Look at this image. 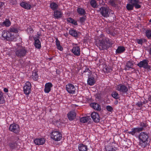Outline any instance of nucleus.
<instances>
[{
	"mask_svg": "<svg viewBox=\"0 0 151 151\" xmlns=\"http://www.w3.org/2000/svg\"><path fill=\"white\" fill-rule=\"evenodd\" d=\"M90 3L92 7L94 8H96L97 7V5L95 0H91Z\"/></svg>",
	"mask_w": 151,
	"mask_h": 151,
	"instance_id": "nucleus-44",
	"label": "nucleus"
},
{
	"mask_svg": "<svg viewBox=\"0 0 151 151\" xmlns=\"http://www.w3.org/2000/svg\"><path fill=\"white\" fill-rule=\"evenodd\" d=\"M5 103V100L3 96V93L0 91V104H3Z\"/></svg>",
	"mask_w": 151,
	"mask_h": 151,
	"instance_id": "nucleus-41",
	"label": "nucleus"
},
{
	"mask_svg": "<svg viewBox=\"0 0 151 151\" xmlns=\"http://www.w3.org/2000/svg\"><path fill=\"white\" fill-rule=\"evenodd\" d=\"M14 34L7 30L3 31L1 36L4 40H10L11 39V37H12Z\"/></svg>",
	"mask_w": 151,
	"mask_h": 151,
	"instance_id": "nucleus-9",
	"label": "nucleus"
},
{
	"mask_svg": "<svg viewBox=\"0 0 151 151\" xmlns=\"http://www.w3.org/2000/svg\"><path fill=\"white\" fill-rule=\"evenodd\" d=\"M4 91L5 93H7L8 92V90L6 88H4Z\"/></svg>",
	"mask_w": 151,
	"mask_h": 151,
	"instance_id": "nucleus-53",
	"label": "nucleus"
},
{
	"mask_svg": "<svg viewBox=\"0 0 151 151\" xmlns=\"http://www.w3.org/2000/svg\"><path fill=\"white\" fill-rule=\"evenodd\" d=\"M137 132L136 135H132L137 138L139 141V145L141 147L144 148L149 145L148 141L150 137L149 132Z\"/></svg>",
	"mask_w": 151,
	"mask_h": 151,
	"instance_id": "nucleus-1",
	"label": "nucleus"
},
{
	"mask_svg": "<svg viewBox=\"0 0 151 151\" xmlns=\"http://www.w3.org/2000/svg\"><path fill=\"white\" fill-rule=\"evenodd\" d=\"M91 118L93 121L95 122H99L100 120V117L99 114L95 112H93L91 114Z\"/></svg>",
	"mask_w": 151,
	"mask_h": 151,
	"instance_id": "nucleus-16",
	"label": "nucleus"
},
{
	"mask_svg": "<svg viewBox=\"0 0 151 151\" xmlns=\"http://www.w3.org/2000/svg\"><path fill=\"white\" fill-rule=\"evenodd\" d=\"M146 36L149 39L151 38V30L147 29L145 31Z\"/></svg>",
	"mask_w": 151,
	"mask_h": 151,
	"instance_id": "nucleus-43",
	"label": "nucleus"
},
{
	"mask_svg": "<svg viewBox=\"0 0 151 151\" xmlns=\"http://www.w3.org/2000/svg\"><path fill=\"white\" fill-rule=\"evenodd\" d=\"M76 114L74 111H71L67 114L68 119L70 121L73 120L76 118Z\"/></svg>",
	"mask_w": 151,
	"mask_h": 151,
	"instance_id": "nucleus-21",
	"label": "nucleus"
},
{
	"mask_svg": "<svg viewBox=\"0 0 151 151\" xmlns=\"http://www.w3.org/2000/svg\"><path fill=\"white\" fill-rule=\"evenodd\" d=\"M145 104V102L144 101L142 102L141 101L138 102L136 104V105L139 107L140 108L139 109H141L142 108V106L143 105V104Z\"/></svg>",
	"mask_w": 151,
	"mask_h": 151,
	"instance_id": "nucleus-46",
	"label": "nucleus"
},
{
	"mask_svg": "<svg viewBox=\"0 0 151 151\" xmlns=\"http://www.w3.org/2000/svg\"><path fill=\"white\" fill-rule=\"evenodd\" d=\"M20 63H21V64H22V62H20Z\"/></svg>",
	"mask_w": 151,
	"mask_h": 151,
	"instance_id": "nucleus-59",
	"label": "nucleus"
},
{
	"mask_svg": "<svg viewBox=\"0 0 151 151\" xmlns=\"http://www.w3.org/2000/svg\"><path fill=\"white\" fill-rule=\"evenodd\" d=\"M50 134L51 138L55 141H60L62 138V134L59 131H53Z\"/></svg>",
	"mask_w": 151,
	"mask_h": 151,
	"instance_id": "nucleus-7",
	"label": "nucleus"
},
{
	"mask_svg": "<svg viewBox=\"0 0 151 151\" xmlns=\"http://www.w3.org/2000/svg\"><path fill=\"white\" fill-rule=\"evenodd\" d=\"M32 88L31 84L29 81L27 82L24 87V93L26 95H28L31 93V89Z\"/></svg>",
	"mask_w": 151,
	"mask_h": 151,
	"instance_id": "nucleus-11",
	"label": "nucleus"
},
{
	"mask_svg": "<svg viewBox=\"0 0 151 151\" xmlns=\"http://www.w3.org/2000/svg\"><path fill=\"white\" fill-rule=\"evenodd\" d=\"M149 100L151 102V96H150L149 99Z\"/></svg>",
	"mask_w": 151,
	"mask_h": 151,
	"instance_id": "nucleus-57",
	"label": "nucleus"
},
{
	"mask_svg": "<svg viewBox=\"0 0 151 151\" xmlns=\"http://www.w3.org/2000/svg\"><path fill=\"white\" fill-rule=\"evenodd\" d=\"M126 8L128 11L133 10L134 8V6L131 4H127L126 6Z\"/></svg>",
	"mask_w": 151,
	"mask_h": 151,
	"instance_id": "nucleus-45",
	"label": "nucleus"
},
{
	"mask_svg": "<svg viewBox=\"0 0 151 151\" xmlns=\"http://www.w3.org/2000/svg\"><path fill=\"white\" fill-rule=\"evenodd\" d=\"M106 41L107 43L109 48L112 46V45L114 44V42L111 39H110L108 38L105 37Z\"/></svg>",
	"mask_w": 151,
	"mask_h": 151,
	"instance_id": "nucleus-33",
	"label": "nucleus"
},
{
	"mask_svg": "<svg viewBox=\"0 0 151 151\" xmlns=\"http://www.w3.org/2000/svg\"><path fill=\"white\" fill-rule=\"evenodd\" d=\"M69 33L72 36L75 37H78V32L73 29H70L69 30Z\"/></svg>",
	"mask_w": 151,
	"mask_h": 151,
	"instance_id": "nucleus-32",
	"label": "nucleus"
},
{
	"mask_svg": "<svg viewBox=\"0 0 151 151\" xmlns=\"http://www.w3.org/2000/svg\"><path fill=\"white\" fill-rule=\"evenodd\" d=\"M117 91H119L122 96H124L125 94L127 93L128 91L127 87L124 84H119L117 85L116 86Z\"/></svg>",
	"mask_w": 151,
	"mask_h": 151,
	"instance_id": "nucleus-6",
	"label": "nucleus"
},
{
	"mask_svg": "<svg viewBox=\"0 0 151 151\" xmlns=\"http://www.w3.org/2000/svg\"><path fill=\"white\" fill-rule=\"evenodd\" d=\"M111 96L114 99H118L119 98V95L116 91H114L111 93Z\"/></svg>",
	"mask_w": 151,
	"mask_h": 151,
	"instance_id": "nucleus-39",
	"label": "nucleus"
},
{
	"mask_svg": "<svg viewBox=\"0 0 151 151\" xmlns=\"http://www.w3.org/2000/svg\"><path fill=\"white\" fill-rule=\"evenodd\" d=\"M149 22L151 23V19L149 20Z\"/></svg>",
	"mask_w": 151,
	"mask_h": 151,
	"instance_id": "nucleus-58",
	"label": "nucleus"
},
{
	"mask_svg": "<svg viewBox=\"0 0 151 151\" xmlns=\"http://www.w3.org/2000/svg\"><path fill=\"white\" fill-rule=\"evenodd\" d=\"M20 6L24 9L27 10H30L32 8L29 2L22 1L20 3Z\"/></svg>",
	"mask_w": 151,
	"mask_h": 151,
	"instance_id": "nucleus-19",
	"label": "nucleus"
},
{
	"mask_svg": "<svg viewBox=\"0 0 151 151\" xmlns=\"http://www.w3.org/2000/svg\"><path fill=\"white\" fill-rule=\"evenodd\" d=\"M71 51L75 56H78L80 55V48L79 46H77V44H73V47Z\"/></svg>",
	"mask_w": 151,
	"mask_h": 151,
	"instance_id": "nucleus-10",
	"label": "nucleus"
},
{
	"mask_svg": "<svg viewBox=\"0 0 151 151\" xmlns=\"http://www.w3.org/2000/svg\"><path fill=\"white\" fill-rule=\"evenodd\" d=\"M109 10L108 8L104 7H102L99 9L101 14L104 17H109Z\"/></svg>",
	"mask_w": 151,
	"mask_h": 151,
	"instance_id": "nucleus-14",
	"label": "nucleus"
},
{
	"mask_svg": "<svg viewBox=\"0 0 151 151\" xmlns=\"http://www.w3.org/2000/svg\"><path fill=\"white\" fill-rule=\"evenodd\" d=\"M9 129L16 134H18L20 132V127L18 124L16 123L11 124L9 127Z\"/></svg>",
	"mask_w": 151,
	"mask_h": 151,
	"instance_id": "nucleus-8",
	"label": "nucleus"
},
{
	"mask_svg": "<svg viewBox=\"0 0 151 151\" xmlns=\"http://www.w3.org/2000/svg\"><path fill=\"white\" fill-rule=\"evenodd\" d=\"M137 66L140 68H143L145 69H147L150 67L148 65V61L147 59H145L140 61L137 64Z\"/></svg>",
	"mask_w": 151,
	"mask_h": 151,
	"instance_id": "nucleus-13",
	"label": "nucleus"
},
{
	"mask_svg": "<svg viewBox=\"0 0 151 151\" xmlns=\"http://www.w3.org/2000/svg\"><path fill=\"white\" fill-rule=\"evenodd\" d=\"M107 110L109 112H111L113 110V108L110 106H107L106 107Z\"/></svg>",
	"mask_w": 151,
	"mask_h": 151,
	"instance_id": "nucleus-49",
	"label": "nucleus"
},
{
	"mask_svg": "<svg viewBox=\"0 0 151 151\" xmlns=\"http://www.w3.org/2000/svg\"><path fill=\"white\" fill-rule=\"evenodd\" d=\"M139 125V127L132 128L131 131L127 130V133L132 135H136L137 132H140L145 130L148 126L146 121L140 122Z\"/></svg>",
	"mask_w": 151,
	"mask_h": 151,
	"instance_id": "nucleus-2",
	"label": "nucleus"
},
{
	"mask_svg": "<svg viewBox=\"0 0 151 151\" xmlns=\"http://www.w3.org/2000/svg\"><path fill=\"white\" fill-rule=\"evenodd\" d=\"M63 15V13L61 11L56 10L54 12V16L56 19L61 18Z\"/></svg>",
	"mask_w": 151,
	"mask_h": 151,
	"instance_id": "nucleus-22",
	"label": "nucleus"
},
{
	"mask_svg": "<svg viewBox=\"0 0 151 151\" xmlns=\"http://www.w3.org/2000/svg\"><path fill=\"white\" fill-rule=\"evenodd\" d=\"M64 35L65 36V37H67L68 35V34L66 33V34H64Z\"/></svg>",
	"mask_w": 151,
	"mask_h": 151,
	"instance_id": "nucleus-56",
	"label": "nucleus"
},
{
	"mask_svg": "<svg viewBox=\"0 0 151 151\" xmlns=\"http://www.w3.org/2000/svg\"><path fill=\"white\" fill-rule=\"evenodd\" d=\"M77 12L80 15L84 16L86 14L85 9L81 8L80 6L78 7Z\"/></svg>",
	"mask_w": 151,
	"mask_h": 151,
	"instance_id": "nucleus-26",
	"label": "nucleus"
},
{
	"mask_svg": "<svg viewBox=\"0 0 151 151\" xmlns=\"http://www.w3.org/2000/svg\"><path fill=\"white\" fill-rule=\"evenodd\" d=\"M34 142L36 145H39L44 144L45 142V140L44 138H40L35 139Z\"/></svg>",
	"mask_w": 151,
	"mask_h": 151,
	"instance_id": "nucleus-17",
	"label": "nucleus"
},
{
	"mask_svg": "<svg viewBox=\"0 0 151 151\" xmlns=\"http://www.w3.org/2000/svg\"><path fill=\"white\" fill-rule=\"evenodd\" d=\"M4 5V3L0 1V8L2 7Z\"/></svg>",
	"mask_w": 151,
	"mask_h": 151,
	"instance_id": "nucleus-52",
	"label": "nucleus"
},
{
	"mask_svg": "<svg viewBox=\"0 0 151 151\" xmlns=\"http://www.w3.org/2000/svg\"><path fill=\"white\" fill-rule=\"evenodd\" d=\"M134 66V63L132 61H128L127 63L126 66L127 68H125V70H128L129 69L131 68L133 69V66Z\"/></svg>",
	"mask_w": 151,
	"mask_h": 151,
	"instance_id": "nucleus-27",
	"label": "nucleus"
},
{
	"mask_svg": "<svg viewBox=\"0 0 151 151\" xmlns=\"http://www.w3.org/2000/svg\"><path fill=\"white\" fill-rule=\"evenodd\" d=\"M107 33L108 34H110L111 33V31L110 30H108L107 31Z\"/></svg>",
	"mask_w": 151,
	"mask_h": 151,
	"instance_id": "nucleus-54",
	"label": "nucleus"
},
{
	"mask_svg": "<svg viewBox=\"0 0 151 151\" xmlns=\"http://www.w3.org/2000/svg\"><path fill=\"white\" fill-rule=\"evenodd\" d=\"M89 117L88 116L83 117L80 119V121L81 123H85L88 121Z\"/></svg>",
	"mask_w": 151,
	"mask_h": 151,
	"instance_id": "nucleus-37",
	"label": "nucleus"
},
{
	"mask_svg": "<svg viewBox=\"0 0 151 151\" xmlns=\"http://www.w3.org/2000/svg\"><path fill=\"white\" fill-rule=\"evenodd\" d=\"M10 32H14L15 33H17L18 32V30L17 28L14 27H11L9 29Z\"/></svg>",
	"mask_w": 151,
	"mask_h": 151,
	"instance_id": "nucleus-47",
	"label": "nucleus"
},
{
	"mask_svg": "<svg viewBox=\"0 0 151 151\" xmlns=\"http://www.w3.org/2000/svg\"><path fill=\"white\" fill-rule=\"evenodd\" d=\"M96 83L94 77L93 76L89 77L87 80V84L90 86H93Z\"/></svg>",
	"mask_w": 151,
	"mask_h": 151,
	"instance_id": "nucleus-24",
	"label": "nucleus"
},
{
	"mask_svg": "<svg viewBox=\"0 0 151 151\" xmlns=\"http://www.w3.org/2000/svg\"><path fill=\"white\" fill-rule=\"evenodd\" d=\"M125 50V47L123 46H119L116 49L115 52L116 54H121Z\"/></svg>",
	"mask_w": 151,
	"mask_h": 151,
	"instance_id": "nucleus-28",
	"label": "nucleus"
},
{
	"mask_svg": "<svg viewBox=\"0 0 151 151\" xmlns=\"http://www.w3.org/2000/svg\"><path fill=\"white\" fill-rule=\"evenodd\" d=\"M35 41L34 45L36 48L40 49L41 47V43L39 39V37L34 38Z\"/></svg>",
	"mask_w": 151,
	"mask_h": 151,
	"instance_id": "nucleus-18",
	"label": "nucleus"
},
{
	"mask_svg": "<svg viewBox=\"0 0 151 151\" xmlns=\"http://www.w3.org/2000/svg\"><path fill=\"white\" fill-rule=\"evenodd\" d=\"M10 3H11L13 5L16 4H17V0H9Z\"/></svg>",
	"mask_w": 151,
	"mask_h": 151,
	"instance_id": "nucleus-50",
	"label": "nucleus"
},
{
	"mask_svg": "<svg viewBox=\"0 0 151 151\" xmlns=\"http://www.w3.org/2000/svg\"><path fill=\"white\" fill-rule=\"evenodd\" d=\"M67 21L75 25H77L78 24L76 21L71 17H68L67 19Z\"/></svg>",
	"mask_w": 151,
	"mask_h": 151,
	"instance_id": "nucleus-35",
	"label": "nucleus"
},
{
	"mask_svg": "<svg viewBox=\"0 0 151 151\" xmlns=\"http://www.w3.org/2000/svg\"><path fill=\"white\" fill-rule=\"evenodd\" d=\"M50 7L52 10L55 11L58 9V6L55 2H52L50 3Z\"/></svg>",
	"mask_w": 151,
	"mask_h": 151,
	"instance_id": "nucleus-30",
	"label": "nucleus"
},
{
	"mask_svg": "<svg viewBox=\"0 0 151 151\" xmlns=\"http://www.w3.org/2000/svg\"><path fill=\"white\" fill-rule=\"evenodd\" d=\"M129 3L132 4L136 9H139L141 8V6L139 4L142 2L139 1V0H129Z\"/></svg>",
	"mask_w": 151,
	"mask_h": 151,
	"instance_id": "nucleus-15",
	"label": "nucleus"
},
{
	"mask_svg": "<svg viewBox=\"0 0 151 151\" xmlns=\"http://www.w3.org/2000/svg\"><path fill=\"white\" fill-rule=\"evenodd\" d=\"M110 34L112 36H114V33L112 32H111V33H110Z\"/></svg>",
	"mask_w": 151,
	"mask_h": 151,
	"instance_id": "nucleus-55",
	"label": "nucleus"
},
{
	"mask_svg": "<svg viewBox=\"0 0 151 151\" xmlns=\"http://www.w3.org/2000/svg\"><path fill=\"white\" fill-rule=\"evenodd\" d=\"M106 151H116L117 150V147L113 146L111 144H110L105 147Z\"/></svg>",
	"mask_w": 151,
	"mask_h": 151,
	"instance_id": "nucleus-25",
	"label": "nucleus"
},
{
	"mask_svg": "<svg viewBox=\"0 0 151 151\" xmlns=\"http://www.w3.org/2000/svg\"><path fill=\"white\" fill-rule=\"evenodd\" d=\"M91 71L88 68H86L82 73V75H85L86 77H90Z\"/></svg>",
	"mask_w": 151,
	"mask_h": 151,
	"instance_id": "nucleus-31",
	"label": "nucleus"
},
{
	"mask_svg": "<svg viewBox=\"0 0 151 151\" xmlns=\"http://www.w3.org/2000/svg\"><path fill=\"white\" fill-rule=\"evenodd\" d=\"M146 42V40L145 39H137L136 40L138 44L141 45H142L143 43L145 42Z\"/></svg>",
	"mask_w": 151,
	"mask_h": 151,
	"instance_id": "nucleus-42",
	"label": "nucleus"
},
{
	"mask_svg": "<svg viewBox=\"0 0 151 151\" xmlns=\"http://www.w3.org/2000/svg\"><path fill=\"white\" fill-rule=\"evenodd\" d=\"M105 70L106 72L107 73L111 72V69L108 67L106 68L105 69ZM104 71H105V70H104Z\"/></svg>",
	"mask_w": 151,
	"mask_h": 151,
	"instance_id": "nucleus-51",
	"label": "nucleus"
},
{
	"mask_svg": "<svg viewBox=\"0 0 151 151\" xmlns=\"http://www.w3.org/2000/svg\"><path fill=\"white\" fill-rule=\"evenodd\" d=\"M28 51L24 47L21 46L18 47L15 52L16 55L18 58H21L25 57Z\"/></svg>",
	"mask_w": 151,
	"mask_h": 151,
	"instance_id": "nucleus-5",
	"label": "nucleus"
},
{
	"mask_svg": "<svg viewBox=\"0 0 151 151\" xmlns=\"http://www.w3.org/2000/svg\"><path fill=\"white\" fill-rule=\"evenodd\" d=\"M86 16H83V17H80L79 18V22L80 23L83 24L84 23L86 19Z\"/></svg>",
	"mask_w": 151,
	"mask_h": 151,
	"instance_id": "nucleus-48",
	"label": "nucleus"
},
{
	"mask_svg": "<svg viewBox=\"0 0 151 151\" xmlns=\"http://www.w3.org/2000/svg\"><path fill=\"white\" fill-rule=\"evenodd\" d=\"M55 42L56 45L58 49L60 51H63V47L60 45V42L58 40V39L57 38H56L55 39Z\"/></svg>",
	"mask_w": 151,
	"mask_h": 151,
	"instance_id": "nucleus-34",
	"label": "nucleus"
},
{
	"mask_svg": "<svg viewBox=\"0 0 151 151\" xmlns=\"http://www.w3.org/2000/svg\"><path fill=\"white\" fill-rule=\"evenodd\" d=\"M78 149L79 151H88V148L87 145L81 143L78 145Z\"/></svg>",
	"mask_w": 151,
	"mask_h": 151,
	"instance_id": "nucleus-23",
	"label": "nucleus"
},
{
	"mask_svg": "<svg viewBox=\"0 0 151 151\" xmlns=\"http://www.w3.org/2000/svg\"><path fill=\"white\" fill-rule=\"evenodd\" d=\"M53 86L52 83L48 82L46 83L45 85L44 89V92L46 93H49L51 91V88Z\"/></svg>",
	"mask_w": 151,
	"mask_h": 151,
	"instance_id": "nucleus-20",
	"label": "nucleus"
},
{
	"mask_svg": "<svg viewBox=\"0 0 151 151\" xmlns=\"http://www.w3.org/2000/svg\"><path fill=\"white\" fill-rule=\"evenodd\" d=\"M66 90L70 94L74 93L76 88L71 83H68L65 86Z\"/></svg>",
	"mask_w": 151,
	"mask_h": 151,
	"instance_id": "nucleus-12",
	"label": "nucleus"
},
{
	"mask_svg": "<svg viewBox=\"0 0 151 151\" xmlns=\"http://www.w3.org/2000/svg\"><path fill=\"white\" fill-rule=\"evenodd\" d=\"M2 25H4L6 27H9L11 25L10 21L9 19H6L5 21L2 23Z\"/></svg>",
	"mask_w": 151,
	"mask_h": 151,
	"instance_id": "nucleus-38",
	"label": "nucleus"
},
{
	"mask_svg": "<svg viewBox=\"0 0 151 151\" xmlns=\"http://www.w3.org/2000/svg\"><path fill=\"white\" fill-rule=\"evenodd\" d=\"M100 36L102 40L100 39L99 40V42L97 44V46L99 47L101 50H107L109 48V47L106 41L105 37L102 34H101Z\"/></svg>",
	"mask_w": 151,
	"mask_h": 151,
	"instance_id": "nucleus-4",
	"label": "nucleus"
},
{
	"mask_svg": "<svg viewBox=\"0 0 151 151\" xmlns=\"http://www.w3.org/2000/svg\"><path fill=\"white\" fill-rule=\"evenodd\" d=\"M90 106L94 109L98 111H100L101 110V106L98 104L96 103H93L90 104Z\"/></svg>",
	"mask_w": 151,
	"mask_h": 151,
	"instance_id": "nucleus-29",
	"label": "nucleus"
},
{
	"mask_svg": "<svg viewBox=\"0 0 151 151\" xmlns=\"http://www.w3.org/2000/svg\"><path fill=\"white\" fill-rule=\"evenodd\" d=\"M119 0H109V4L113 7H116L117 4Z\"/></svg>",
	"mask_w": 151,
	"mask_h": 151,
	"instance_id": "nucleus-36",
	"label": "nucleus"
},
{
	"mask_svg": "<svg viewBox=\"0 0 151 151\" xmlns=\"http://www.w3.org/2000/svg\"><path fill=\"white\" fill-rule=\"evenodd\" d=\"M19 139L18 137L15 135H12L9 138L8 145L11 149L14 150L18 147V141Z\"/></svg>",
	"mask_w": 151,
	"mask_h": 151,
	"instance_id": "nucleus-3",
	"label": "nucleus"
},
{
	"mask_svg": "<svg viewBox=\"0 0 151 151\" xmlns=\"http://www.w3.org/2000/svg\"><path fill=\"white\" fill-rule=\"evenodd\" d=\"M32 78L35 81H36L38 79V75L36 72H33L32 76Z\"/></svg>",
	"mask_w": 151,
	"mask_h": 151,
	"instance_id": "nucleus-40",
	"label": "nucleus"
},
{
	"mask_svg": "<svg viewBox=\"0 0 151 151\" xmlns=\"http://www.w3.org/2000/svg\"><path fill=\"white\" fill-rule=\"evenodd\" d=\"M52 59V58H50V60H51Z\"/></svg>",
	"mask_w": 151,
	"mask_h": 151,
	"instance_id": "nucleus-60",
	"label": "nucleus"
}]
</instances>
